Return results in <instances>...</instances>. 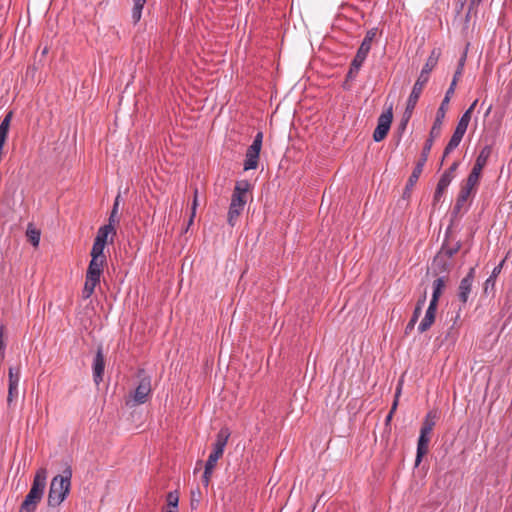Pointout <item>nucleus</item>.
I'll return each mask as SVG.
<instances>
[{
	"instance_id": "a19ab883",
	"label": "nucleus",
	"mask_w": 512,
	"mask_h": 512,
	"mask_svg": "<svg viewBox=\"0 0 512 512\" xmlns=\"http://www.w3.org/2000/svg\"><path fill=\"white\" fill-rule=\"evenodd\" d=\"M435 266L439 272H448L450 270L451 263L445 259V256H442V262Z\"/></svg>"
},
{
	"instance_id": "f704fd0d",
	"label": "nucleus",
	"mask_w": 512,
	"mask_h": 512,
	"mask_svg": "<svg viewBox=\"0 0 512 512\" xmlns=\"http://www.w3.org/2000/svg\"><path fill=\"white\" fill-rule=\"evenodd\" d=\"M214 468L215 466L209 467V464L205 463L204 473L202 475V483L205 487H207L210 483Z\"/></svg>"
},
{
	"instance_id": "a18cd8bd",
	"label": "nucleus",
	"mask_w": 512,
	"mask_h": 512,
	"mask_svg": "<svg viewBox=\"0 0 512 512\" xmlns=\"http://www.w3.org/2000/svg\"><path fill=\"white\" fill-rule=\"evenodd\" d=\"M12 115L13 113L10 111L9 113L6 114V116L3 118V120L1 121V125L3 126H7L9 128L10 126V122H11V119H12Z\"/></svg>"
},
{
	"instance_id": "dca6fc26",
	"label": "nucleus",
	"mask_w": 512,
	"mask_h": 512,
	"mask_svg": "<svg viewBox=\"0 0 512 512\" xmlns=\"http://www.w3.org/2000/svg\"><path fill=\"white\" fill-rule=\"evenodd\" d=\"M104 368H105L104 355L102 353V349L98 348L96 355L94 357V360H93V379L97 385L103 379Z\"/></svg>"
},
{
	"instance_id": "7ed1b4c3",
	"label": "nucleus",
	"mask_w": 512,
	"mask_h": 512,
	"mask_svg": "<svg viewBox=\"0 0 512 512\" xmlns=\"http://www.w3.org/2000/svg\"><path fill=\"white\" fill-rule=\"evenodd\" d=\"M47 480V470L39 468L34 476L30 491L20 505L18 512H34L43 498Z\"/></svg>"
},
{
	"instance_id": "13d9d810",
	"label": "nucleus",
	"mask_w": 512,
	"mask_h": 512,
	"mask_svg": "<svg viewBox=\"0 0 512 512\" xmlns=\"http://www.w3.org/2000/svg\"><path fill=\"white\" fill-rule=\"evenodd\" d=\"M476 105H477V100H475L466 111H470V114H471L472 111L474 110V108L476 107Z\"/></svg>"
},
{
	"instance_id": "a211bd4d",
	"label": "nucleus",
	"mask_w": 512,
	"mask_h": 512,
	"mask_svg": "<svg viewBox=\"0 0 512 512\" xmlns=\"http://www.w3.org/2000/svg\"><path fill=\"white\" fill-rule=\"evenodd\" d=\"M464 132H461L460 130H457L455 129L454 132H453V135L452 137L450 138L448 144L446 145L445 149H444V152H443V158H442V161H441V164H443V161L444 159L455 149L458 147V145L460 144L463 136H464Z\"/></svg>"
},
{
	"instance_id": "6e6552de",
	"label": "nucleus",
	"mask_w": 512,
	"mask_h": 512,
	"mask_svg": "<svg viewBox=\"0 0 512 512\" xmlns=\"http://www.w3.org/2000/svg\"><path fill=\"white\" fill-rule=\"evenodd\" d=\"M262 141H263V133L258 132L252 144L248 147L245 155V161H244V170H252L256 169L258 166L259 161V154L262 147Z\"/></svg>"
},
{
	"instance_id": "72a5a7b5",
	"label": "nucleus",
	"mask_w": 512,
	"mask_h": 512,
	"mask_svg": "<svg viewBox=\"0 0 512 512\" xmlns=\"http://www.w3.org/2000/svg\"><path fill=\"white\" fill-rule=\"evenodd\" d=\"M466 57H467V53L466 51L462 54V56L460 57L459 61H458V66H457V69L454 73V76H453V79L455 80H458L461 78L462 74H463V70H464V66H465V62H466Z\"/></svg>"
},
{
	"instance_id": "de8ad7c7",
	"label": "nucleus",
	"mask_w": 512,
	"mask_h": 512,
	"mask_svg": "<svg viewBox=\"0 0 512 512\" xmlns=\"http://www.w3.org/2000/svg\"><path fill=\"white\" fill-rule=\"evenodd\" d=\"M400 392H401V388H400V387H398V388H397V391H396V394H395V400H394L393 405H392L391 410H390V412H391V413H394V412H395V410H396V408H397V405H398V396H399Z\"/></svg>"
},
{
	"instance_id": "680f3d73",
	"label": "nucleus",
	"mask_w": 512,
	"mask_h": 512,
	"mask_svg": "<svg viewBox=\"0 0 512 512\" xmlns=\"http://www.w3.org/2000/svg\"><path fill=\"white\" fill-rule=\"evenodd\" d=\"M458 1H459V3H461L462 6L467 2V0H458Z\"/></svg>"
},
{
	"instance_id": "603ef678",
	"label": "nucleus",
	"mask_w": 512,
	"mask_h": 512,
	"mask_svg": "<svg viewBox=\"0 0 512 512\" xmlns=\"http://www.w3.org/2000/svg\"><path fill=\"white\" fill-rule=\"evenodd\" d=\"M458 166H459V162L455 161L452 163V165L447 170L451 171L452 173H455Z\"/></svg>"
},
{
	"instance_id": "f03ea898",
	"label": "nucleus",
	"mask_w": 512,
	"mask_h": 512,
	"mask_svg": "<svg viewBox=\"0 0 512 512\" xmlns=\"http://www.w3.org/2000/svg\"><path fill=\"white\" fill-rule=\"evenodd\" d=\"M72 469L67 466L63 473L56 475L50 483L47 503L50 507L59 506L68 496L71 487Z\"/></svg>"
},
{
	"instance_id": "5fc2aeb1",
	"label": "nucleus",
	"mask_w": 512,
	"mask_h": 512,
	"mask_svg": "<svg viewBox=\"0 0 512 512\" xmlns=\"http://www.w3.org/2000/svg\"><path fill=\"white\" fill-rule=\"evenodd\" d=\"M145 3H146V0H133V4L134 5H138V6L142 5V6H144Z\"/></svg>"
},
{
	"instance_id": "37998d69",
	"label": "nucleus",
	"mask_w": 512,
	"mask_h": 512,
	"mask_svg": "<svg viewBox=\"0 0 512 512\" xmlns=\"http://www.w3.org/2000/svg\"><path fill=\"white\" fill-rule=\"evenodd\" d=\"M482 170H483V167L474 164L471 172L469 173V176L480 179Z\"/></svg>"
},
{
	"instance_id": "f8f14e48",
	"label": "nucleus",
	"mask_w": 512,
	"mask_h": 512,
	"mask_svg": "<svg viewBox=\"0 0 512 512\" xmlns=\"http://www.w3.org/2000/svg\"><path fill=\"white\" fill-rule=\"evenodd\" d=\"M475 273V267H471L467 275L460 281L457 296L461 303L464 305L467 303L469 296L472 292V284L475 279Z\"/></svg>"
},
{
	"instance_id": "09e8293b",
	"label": "nucleus",
	"mask_w": 512,
	"mask_h": 512,
	"mask_svg": "<svg viewBox=\"0 0 512 512\" xmlns=\"http://www.w3.org/2000/svg\"><path fill=\"white\" fill-rule=\"evenodd\" d=\"M421 312H422V308L415 306V308H414V311H413V314H412V317H411V318H412V319H414V320H416V321H418V319H419V317H420V315H421Z\"/></svg>"
},
{
	"instance_id": "a878e982",
	"label": "nucleus",
	"mask_w": 512,
	"mask_h": 512,
	"mask_svg": "<svg viewBox=\"0 0 512 512\" xmlns=\"http://www.w3.org/2000/svg\"><path fill=\"white\" fill-rule=\"evenodd\" d=\"M479 180L480 179L468 175L466 181L461 186V190L466 191L471 194L473 191L476 190V187L479 184Z\"/></svg>"
},
{
	"instance_id": "bf43d9fd",
	"label": "nucleus",
	"mask_w": 512,
	"mask_h": 512,
	"mask_svg": "<svg viewBox=\"0 0 512 512\" xmlns=\"http://www.w3.org/2000/svg\"><path fill=\"white\" fill-rule=\"evenodd\" d=\"M392 415H393V413L389 412V413H388V415H387V417H386V420H387V421H390V420H391V418H392Z\"/></svg>"
},
{
	"instance_id": "aec40b11",
	"label": "nucleus",
	"mask_w": 512,
	"mask_h": 512,
	"mask_svg": "<svg viewBox=\"0 0 512 512\" xmlns=\"http://www.w3.org/2000/svg\"><path fill=\"white\" fill-rule=\"evenodd\" d=\"M109 234H112L114 236L116 234V230L113 225L108 223L98 229L95 240L106 245Z\"/></svg>"
},
{
	"instance_id": "9d476101",
	"label": "nucleus",
	"mask_w": 512,
	"mask_h": 512,
	"mask_svg": "<svg viewBox=\"0 0 512 512\" xmlns=\"http://www.w3.org/2000/svg\"><path fill=\"white\" fill-rule=\"evenodd\" d=\"M431 151V144L428 143L426 147H423L419 160L417 161L405 187V194L409 193L417 183L423 168L428 160L429 153Z\"/></svg>"
},
{
	"instance_id": "423d86ee",
	"label": "nucleus",
	"mask_w": 512,
	"mask_h": 512,
	"mask_svg": "<svg viewBox=\"0 0 512 512\" xmlns=\"http://www.w3.org/2000/svg\"><path fill=\"white\" fill-rule=\"evenodd\" d=\"M140 381L134 392L126 400V405L133 407L136 405L144 404L151 395V377L144 375V371L139 372Z\"/></svg>"
},
{
	"instance_id": "c9c22d12",
	"label": "nucleus",
	"mask_w": 512,
	"mask_h": 512,
	"mask_svg": "<svg viewBox=\"0 0 512 512\" xmlns=\"http://www.w3.org/2000/svg\"><path fill=\"white\" fill-rule=\"evenodd\" d=\"M119 198H120V196L118 195L115 199V202H114V205H113V208L110 213L109 220H108V223L113 226L116 222H118L117 214H118V207H119Z\"/></svg>"
},
{
	"instance_id": "864d4df0",
	"label": "nucleus",
	"mask_w": 512,
	"mask_h": 512,
	"mask_svg": "<svg viewBox=\"0 0 512 512\" xmlns=\"http://www.w3.org/2000/svg\"><path fill=\"white\" fill-rule=\"evenodd\" d=\"M442 175L445 176V177H448L451 180H453V178H454V173H452L449 170L444 171V173Z\"/></svg>"
},
{
	"instance_id": "c85d7f7f",
	"label": "nucleus",
	"mask_w": 512,
	"mask_h": 512,
	"mask_svg": "<svg viewBox=\"0 0 512 512\" xmlns=\"http://www.w3.org/2000/svg\"><path fill=\"white\" fill-rule=\"evenodd\" d=\"M105 264H106V259L91 258L87 271L99 270V271L103 272V268H104Z\"/></svg>"
},
{
	"instance_id": "cd10ccee",
	"label": "nucleus",
	"mask_w": 512,
	"mask_h": 512,
	"mask_svg": "<svg viewBox=\"0 0 512 512\" xmlns=\"http://www.w3.org/2000/svg\"><path fill=\"white\" fill-rule=\"evenodd\" d=\"M471 119L470 111H465L464 114L459 119L457 126L455 129L460 130L461 132H466L467 127L469 125Z\"/></svg>"
},
{
	"instance_id": "c03bdc74",
	"label": "nucleus",
	"mask_w": 512,
	"mask_h": 512,
	"mask_svg": "<svg viewBox=\"0 0 512 512\" xmlns=\"http://www.w3.org/2000/svg\"><path fill=\"white\" fill-rule=\"evenodd\" d=\"M452 182L451 179H449L448 177H445L443 175H441L437 185L441 186L442 188H444L445 190L448 188V186L450 185V183Z\"/></svg>"
},
{
	"instance_id": "c756f323",
	"label": "nucleus",
	"mask_w": 512,
	"mask_h": 512,
	"mask_svg": "<svg viewBox=\"0 0 512 512\" xmlns=\"http://www.w3.org/2000/svg\"><path fill=\"white\" fill-rule=\"evenodd\" d=\"M105 264H106V259L91 258L87 271L99 270V271L103 272V268H104Z\"/></svg>"
},
{
	"instance_id": "412c9836",
	"label": "nucleus",
	"mask_w": 512,
	"mask_h": 512,
	"mask_svg": "<svg viewBox=\"0 0 512 512\" xmlns=\"http://www.w3.org/2000/svg\"><path fill=\"white\" fill-rule=\"evenodd\" d=\"M470 195H471L470 193L460 189L459 194H458L457 199H456V203H455V205L453 207V212L452 213L454 215H457L461 211L462 207L467 202V200H468Z\"/></svg>"
},
{
	"instance_id": "393cba45",
	"label": "nucleus",
	"mask_w": 512,
	"mask_h": 512,
	"mask_svg": "<svg viewBox=\"0 0 512 512\" xmlns=\"http://www.w3.org/2000/svg\"><path fill=\"white\" fill-rule=\"evenodd\" d=\"M26 235L33 246H38L40 242V231L31 224L27 228Z\"/></svg>"
},
{
	"instance_id": "f3484780",
	"label": "nucleus",
	"mask_w": 512,
	"mask_h": 512,
	"mask_svg": "<svg viewBox=\"0 0 512 512\" xmlns=\"http://www.w3.org/2000/svg\"><path fill=\"white\" fill-rule=\"evenodd\" d=\"M461 248L460 242H457L454 246L448 247L445 243L442 245L441 250L434 258V265H439L442 262V256L446 258H452Z\"/></svg>"
},
{
	"instance_id": "b1692460",
	"label": "nucleus",
	"mask_w": 512,
	"mask_h": 512,
	"mask_svg": "<svg viewBox=\"0 0 512 512\" xmlns=\"http://www.w3.org/2000/svg\"><path fill=\"white\" fill-rule=\"evenodd\" d=\"M457 82H458V80L452 79V82H451L449 88L447 89V91L445 93V97L442 100L441 105H440L439 108H443V110L446 111L447 106H448V104L450 102L451 96L454 94Z\"/></svg>"
},
{
	"instance_id": "bb28decb",
	"label": "nucleus",
	"mask_w": 512,
	"mask_h": 512,
	"mask_svg": "<svg viewBox=\"0 0 512 512\" xmlns=\"http://www.w3.org/2000/svg\"><path fill=\"white\" fill-rule=\"evenodd\" d=\"M489 155H490V149L489 147H485L483 148L480 153L478 154L476 160H475V163L476 165L478 166H481V167H485L486 164H487V161H488V158H489Z\"/></svg>"
},
{
	"instance_id": "5701e85b",
	"label": "nucleus",
	"mask_w": 512,
	"mask_h": 512,
	"mask_svg": "<svg viewBox=\"0 0 512 512\" xmlns=\"http://www.w3.org/2000/svg\"><path fill=\"white\" fill-rule=\"evenodd\" d=\"M104 248H105V244L94 240V243H93V246L91 249V253H90L91 258L106 259V256L104 254Z\"/></svg>"
},
{
	"instance_id": "6e6d98bb",
	"label": "nucleus",
	"mask_w": 512,
	"mask_h": 512,
	"mask_svg": "<svg viewBox=\"0 0 512 512\" xmlns=\"http://www.w3.org/2000/svg\"><path fill=\"white\" fill-rule=\"evenodd\" d=\"M483 0H471L470 3L472 5V7H478V5L482 2Z\"/></svg>"
},
{
	"instance_id": "20e7f679",
	"label": "nucleus",
	"mask_w": 512,
	"mask_h": 512,
	"mask_svg": "<svg viewBox=\"0 0 512 512\" xmlns=\"http://www.w3.org/2000/svg\"><path fill=\"white\" fill-rule=\"evenodd\" d=\"M376 35H377L376 28H372L366 32V35H365L363 41L361 42V45L358 48L354 59L352 60V62L350 64V68L347 73L348 80H353L357 76L362 64L364 63V61L366 60V58L369 54L372 42H373L374 38L376 37Z\"/></svg>"
},
{
	"instance_id": "f257e3e1",
	"label": "nucleus",
	"mask_w": 512,
	"mask_h": 512,
	"mask_svg": "<svg viewBox=\"0 0 512 512\" xmlns=\"http://www.w3.org/2000/svg\"><path fill=\"white\" fill-rule=\"evenodd\" d=\"M440 56V52L437 49H433L431 54L429 55L425 65L423 66L418 79L416 80L412 91L408 97L406 108L402 117V120L399 124V129L404 131L406 129L407 123L410 120L413 110L420 98V95L423 91L424 86L429 80L430 72L435 68L438 63Z\"/></svg>"
},
{
	"instance_id": "0eeeda50",
	"label": "nucleus",
	"mask_w": 512,
	"mask_h": 512,
	"mask_svg": "<svg viewBox=\"0 0 512 512\" xmlns=\"http://www.w3.org/2000/svg\"><path fill=\"white\" fill-rule=\"evenodd\" d=\"M230 437L228 428H221L216 436L215 443L213 444V451L210 453L206 463L210 466H216L217 461L222 457L224 449Z\"/></svg>"
},
{
	"instance_id": "4468645a",
	"label": "nucleus",
	"mask_w": 512,
	"mask_h": 512,
	"mask_svg": "<svg viewBox=\"0 0 512 512\" xmlns=\"http://www.w3.org/2000/svg\"><path fill=\"white\" fill-rule=\"evenodd\" d=\"M445 114H446V112H445V110H443V108H438L436 118L434 120L433 126H432L430 134H429V138L426 140L423 147H426L428 145V143H430L431 147H432L434 139H436L440 136L442 123L445 118Z\"/></svg>"
},
{
	"instance_id": "79ce46f5",
	"label": "nucleus",
	"mask_w": 512,
	"mask_h": 512,
	"mask_svg": "<svg viewBox=\"0 0 512 512\" xmlns=\"http://www.w3.org/2000/svg\"><path fill=\"white\" fill-rule=\"evenodd\" d=\"M9 128L7 126H3L0 124V144L4 145L7 135H8Z\"/></svg>"
},
{
	"instance_id": "2eb2a0df",
	"label": "nucleus",
	"mask_w": 512,
	"mask_h": 512,
	"mask_svg": "<svg viewBox=\"0 0 512 512\" xmlns=\"http://www.w3.org/2000/svg\"><path fill=\"white\" fill-rule=\"evenodd\" d=\"M437 305L438 304L435 303L434 301H430L429 306L426 310L425 316L418 326V331L420 333H423V332L429 330L430 327L432 326V324L434 323L436 311H437Z\"/></svg>"
},
{
	"instance_id": "6ab92c4d",
	"label": "nucleus",
	"mask_w": 512,
	"mask_h": 512,
	"mask_svg": "<svg viewBox=\"0 0 512 512\" xmlns=\"http://www.w3.org/2000/svg\"><path fill=\"white\" fill-rule=\"evenodd\" d=\"M447 277L441 276L434 280L433 282V293L430 301H434L438 304L439 298L442 295V292L446 286Z\"/></svg>"
},
{
	"instance_id": "473e14b6",
	"label": "nucleus",
	"mask_w": 512,
	"mask_h": 512,
	"mask_svg": "<svg viewBox=\"0 0 512 512\" xmlns=\"http://www.w3.org/2000/svg\"><path fill=\"white\" fill-rule=\"evenodd\" d=\"M168 508L178 509L179 496L177 491H171L166 497Z\"/></svg>"
},
{
	"instance_id": "2f4dec72",
	"label": "nucleus",
	"mask_w": 512,
	"mask_h": 512,
	"mask_svg": "<svg viewBox=\"0 0 512 512\" xmlns=\"http://www.w3.org/2000/svg\"><path fill=\"white\" fill-rule=\"evenodd\" d=\"M9 383L8 385H18L20 380L19 368L10 367L8 371Z\"/></svg>"
},
{
	"instance_id": "8fccbe9b",
	"label": "nucleus",
	"mask_w": 512,
	"mask_h": 512,
	"mask_svg": "<svg viewBox=\"0 0 512 512\" xmlns=\"http://www.w3.org/2000/svg\"><path fill=\"white\" fill-rule=\"evenodd\" d=\"M425 302H426V292H424V294L418 299L416 306L423 308V306L425 305Z\"/></svg>"
},
{
	"instance_id": "ea45409f",
	"label": "nucleus",
	"mask_w": 512,
	"mask_h": 512,
	"mask_svg": "<svg viewBox=\"0 0 512 512\" xmlns=\"http://www.w3.org/2000/svg\"><path fill=\"white\" fill-rule=\"evenodd\" d=\"M197 189H195L194 191V199H193V203H192V207H191V215H190V218H189V225H191L193 223V219L195 217V214H196V208H197Z\"/></svg>"
},
{
	"instance_id": "7c9ffc66",
	"label": "nucleus",
	"mask_w": 512,
	"mask_h": 512,
	"mask_svg": "<svg viewBox=\"0 0 512 512\" xmlns=\"http://www.w3.org/2000/svg\"><path fill=\"white\" fill-rule=\"evenodd\" d=\"M242 212L243 210L229 207L227 221L230 226L234 227L236 225L238 217L241 215Z\"/></svg>"
},
{
	"instance_id": "58836bf2",
	"label": "nucleus",
	"mask_w": 512,
	"mask_h": 512,
	"mask_svg": "<svg viewBox=\"0 0 512 512\" xmlns=\"http://www.w3.org/2000/svg\"><path fill=\"white\" fill-rule=\"evenodd\" d=\"M445 191L446 190L444 188H442L441 186H439V185L436 186L434 196H433V205L434 206L441 201Z\"/></svg>"
},
{
	"instance_id": "4be33fe9",
	"label": "nucleus",
	"mask_w": 512,
	"mask_h": 512,
	"mask_svg": "<svg viewBox=\"0 0 512 512\" xmlns=\"http://www.w3.org/2000/svg\"><path fill=\"white\" fill-rule=\"evenodd\" d=\"M505 260H502L496 267H494V269L492 270V273L491 275L487 278V280L485 281V291L489 288V287H494L495 285V280L497 278V276L500 274L502 268H503V264H504Z\"/></svg>"
},
{
	"instance_id": "3c124183",
	"label": "nucleus",
	"mask_w": 512,
	"mask_h": 512,
	"mask_svg": "<svg viewBox=\"0 0 512 512\" xmlns=\"http://www.w3.org/2000/svg\"><path fill=\"white\" fill-rule=\"evenodd\" d=\"M477 7H472L471 3L469 4V7H468V11L466 13V21H469L471 15H472V12L474 9H476Z\"/></svg>"
},
{
	"instance_id": "4c0bfd02",
	"label": "nucleus",
	"mask_w": 512,
	"mask_h": 512,
	"mask_svg": "<svg viewBox=\"0 0 512 512\" xmlns=\"http://www.w3.org/2000/svg\"><path fill=\"white\" fill-rule=\"evenodd\" d=\"M18 395V385H8L7 403L10 406L13 399Z\"/></svg>"
},
{
	"instance_id": "052dcab7",
	"label": "nucleus",
	"mask_w": 512,
	"mask_h": 512,
	"mask_svg": "<svg viewBox=\"0 0 512 512\" xmlns=\"http://www.w3.org/2000/svg\"><path fill=\"white\" fill-rule=\"evenodd\" d=\"M166 512H178V509L169 508Z\"/></svg>"
},
{
	"instance_id": "49530a36",
	"label": "nucleus",
	"mask_w": 512,
	"mask_h": 512,
	"mask_svg": "<svg viewBox=\"0 0 512 512\" xmlns=\"http://www.w3.org/2000/svg\"><path fill=\"white\" fill-rule=\"evenodd\" d=\"M416 323L417 321L411 318L405 327V334H409L414 329Z\"/></svg>"
},
{
	"instance_id": "9b49d317",
	"label": "nucleus",
	"mask_w": 512,
	"mask_h": 512,
	"mask_svg": "<svg viewBox=\"0 0 512 512\" xmlns=\"http://www.w3.org/2000/svg\"><path fill=\"white\" fill-rule=\"evenodd\" d=\"M249 188L250 184L248 181H237L231 196V203L229 207L244 210L247 202L246 193L248 192Z\"/></svg>"
},
{
	"instance_id": "ddd939ff",
	"label": "nucleus",
	"mask_w": 512,
	"mask_h": 512,
	"mask_svg": "<svg viewBox=\"0 0 512 512\" xmlns=\"http://www.w3.org/2000/svg\"><path fill=\"white\" fill-rule=\"evenodd\" d=\"M103 272L99 270H92L86 272V279L84 288L82 290V298L88 299L95 291V287L100 283V278Z\"/></svg>"
},
{
	"instance_id": "39448f33",
	"label": "nucleus",
	"mask_w": 512,
	"mask_h": 512,
	"mask_svg": "<svg viewBox=\"0 0 512 512\" xmlns=\"http://www.w3.org/2000/svg\"><path fill=\"white\" fill-rule=\"evenodd\" d=\"M436 424V414L433 412H429L423 421L422 427L420 429V436L417 443V453L415 459V465L418 466L423 456L428 452L429 442H430V434Z\"/></svg>"
},
{
	"instance_id": "e433bc0d",
	"label": "nucleus",
	"mask_w": 512,
	"mask_h": 512,
	"mask_svg": "<svg viewBox=\"0 0 512 512\" xmlns=\"http://www.w3.org/2000/svg\"><path fill=\"white\" fill-rule=\"evenodd\" d=\"M143 7L142 5L138 6L133 4L131 17L134 23H137L141 19Z\"/></svg>"
},
{
	"instance_id": "4d7b16f0",
	"label": "nucleus",
	"mask_w": 512,
	"mask_h": 512,
	"mask_svg": "<svg viewBox=\"0 0 512 512\" xmlns=\"http://www.w3.org/2000/svg\"><path fill=\"white\" fill-rule=\"evenodd\" d=\"M4 349V342L2 338V330L0 329V352Z\"/></svg>"
},
{
	"instance_id": "1a4fd4ad",
	"label": "nucleus",
	"mask_w": 512,
	"mask_h": 512,
	"mask_svg": "<svg viewBox=\"0 0 512 512\" xmlns=\"http://www.w3.org/2000/svg\"><path fill=\"white\" fill-rule=\"evenodd\" d=\"M393 120L392 104L378 118L377 126L373 132L375 142L382 141L388 134Z\"/></svg>"
}]
</instances>
